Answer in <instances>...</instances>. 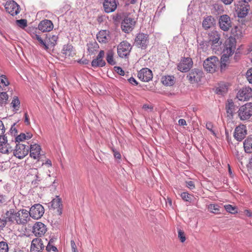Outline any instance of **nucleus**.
<instances>
[{
  "label": "nucleus",
  "mask_w": 252,
  "mask_h": 252,
  "mask_svg": "<svg viewBox=\"0 0 252 252\" xmlns=\"http://www.w3.org/2000/svg\"><path fill=\"white\" fill-rule=\"evenodd\" d=\"M46 250L48 252H50L51 250L54 252H57L58 251L57 248L55 246L52 245H50V244L47 245Z\"/></svg>",
  "instance_id": "obj_58"
},
{
  "label": "nucleus",
  "mask_w": 252,
  "mask_h": 252,
  "mask_svg": "<svg viewBox=\"0 0 252 252\" xmlns=\"http://www.w3.org/2000/svg\"><path fill=\"white\" fill-rule=\"evenodd\" d=\"M245 152L247 154L252 153V137H248L243 142Z\"/></svg>",
  "instance_id": "obj_30"
},
{
  "label": "nucleus",
  "mask_w": 252,
  "mask_h": 252,
  "mask_svg": "<svg viewBox=\"0 0 252 252\" xmlns=\"http://www.w3.org/2000/svg\"><path fill=\"white\" fill-rule=\"evenodd\" d=\"M46 225L41 222H36L32 227V232L36 236L41 237L46 232Z\"/></svg>",
  "instance_id": "obj_21"
},
{
  "label": "nucleus",
  "mask_w": 252,
  "mask_h": 252,
  "mask_svg": "<svg viewBox=\"0 0 252 252\" xmlns=\"http://www.w3.org/2000/svg\"><path fill=\"white\" fill-rule=\"evenodd\" d=\"M7 224L5 219H4L3 217L2 218H0V232L3 230V228Z\"/></svg>",
  "instance_id": "obj_57"
},
{
  "label": "nucleus",
  "mask_w": 252,
  "mask_h": 252,
  "mask_svg": "<svg viewBox=\"0 0 252 252\" xmlns=\"http://www.w3.org/2000/svg\"><path fill=\"white\" fill-rule=\"evenodd\" d=\"M220 60L216 56L206 59L203 63L204 69L209 73H213L219 69Z\"/></svg>",
  "instance_id": "obj_2"
},
{
  "label": "nucleus",
  "mask_w": 252,
  "mask_h": 252,
  "mask_svg": "<svg viewBox=\"0 0 252 252\" xmlns=\"http://www.w3.org/2000/svg\"><path fill=\"white\" fill-rule=\"evenodd\" d=\"M118 4V2H117L116 0H104L103 6L105 12L109 13L114 11Z\"/></svg>",
  "instance_id": "obj_23"
},
{
  "label": "nucleus",
  "mask_w": 252,
  "mask_h": 252,
  "mask_svg": "<svg viewBox=\"0 0 252 252\" xmlns=\"http://www.w3.org/2000/svg\"><path fill=\"white\" fill-rule=\"evenodd\" d=\"M162 84L166 86H171L175 83L174 77L173 76H164L161 78Z\"/></svg>",
  "instance_id": "obj_33"
},
{
  "label": "nucleus",
  "mask_w": 252,
  "mask_h": 252,
  "mask_svg": "<svg viewBox=\"0 0 252 252\" xmlns=\"http://www.w3.org/2000/svg\"><path fill=\"white\" fill-rule=\"evenodd\" d=\"M106 63L103 59L101 58H98V57H96L95 59H94L91 65L92 67L95 68L98 67H103L105 65Z\"/></svg>",
  "instance_id": "obj_34"
},
{
  "label": "nucleus",
  "mask_w": 252,
  "mask_h": 252,
  "mask_svg": "<svg viewBox=\"0 0 252 252\" xmlns=\"http://www.w3.org/2000/svg\"><path fill=\"white\" fill-rule=\"evenodd\" d=\"M8 246L7 242L4 241L0 242V252H8Z\"/></svg>",
  "instance_id": "obj_48"
},
{
  "label": "nucleus",
  "mask_w": 252,
  "mask_h": 252,
  "mask_svg": "<svg viewBox=\"0 0 252 252\" xmlns=\"http://www.w3.org/2000/svg\"><path fill=\"white\" fill-rule=\"evenodd\" d=\"M127 80L128 82L132 85L137 86L138 84V82L135 80V78H134L132 77H131L130 78L128 79Z\"/></svg>",
  "instance_id": "obj_63"
},
{
  "label": "nucleus",
  "mask_w": 252,
  "mask_h": 252,
  "mask_svg": "<svg viewBox=\"0 0 252 252\" xmlns=\"http://www.w3.org/2000/svg\"><path fill=\"white\" fill-rule=\"evenodd\" d=\"M181 197L185 201L191 202L193 200V196L188 192H184L181 194Z\"/></svg>",
  "instance_id": "obj_40"
},
{
  "label": "nucleus",
  "mask_w": 252,
  "mask_h": 252,
  "mask_svg": "<svg viewBox=\"0 0 252 252\" xmlns=\"http://www.w3.org/2000/svg\"><path fill=\"white\" fill-rule=\"evenodd\" d=\"M237 97L241 101L249 100L252 97V89L250 87L242 88L238 92Z\"/></svg>",
  "instance_id": "obj_17"
},
{
  "label": "nucleus",
  "mask_w": 252,
  "mask_h": 252,
  "mask_svg": "<svg viewBox=\"0 0 252 252\" xmlns=\"http://www.w3.org/2000/svg\"><path fill=\"white\" fill-rule=\"evenodd\" d=\"M113 56L114 53L112 50H109L107 52L106 59L107 63L111 65L116 64V62L114 60Z\"/></svg>",
  "instance_id": "obj_37"
},
{
  "label": "nucleus",
  "mask_w": 252,
  "mask_h": 252,
  "mask_svg": "<svg viewBox=\"0 0 252 252\" xmlns=\"http://www.w3.org/2000/svg\"><path fill=\"white\" fill-rule=\"evenodd\" d=\"M241 120H247L252 115V103H248L241 106L238 111Z\"/></svg>",
  "instance_id": "obj_5"
},
{
  "label": "nucleus",
  "mask_w": 252,
  "mask_h": 252,
  "mask_svg": "<svg viewBox=\"0 0 252 252\" xmlns=\"http://www.w3.org/2000/svg\"><path fill=\"white\" fill-rule=\"evenodd\" d=\"M29 212L31 218L35 220H38L43 216L44 213V208L40 204H35L31 207Z\"/></svg>",
  "instance_id": "obj_8"
},
{
  "label": "nucleus",
  "mask_w": 252,
  "mask_h": 252,
  "mask_svg": "<svg viewBox=\"0 0 252 252\" xmlns=\"http://www.w3.org/2000/svg\"><path fill=\"white\" fill-rule=\"evenodd\" d=\"M24 140H27L26 138V134L21 133L16 137L15 141H12V143L13 145H15V143H20V142L23 141Z\"/></svg>",
  "instance_id": "obj_43"
},
{
  "label": "nucleus",
  "mask_w": 252,
  "mask_h": 252,
  "mask_svg": "<svg viewBox=\"0 0 252 252\" xmlns=\"http://www.w3.org/2000/svg\"><path fill=\"white\" fill-rule=\"evenodd\" d=\"M16 23L18 27L22 29H24L27 26V20L25 19L17 20L16 21Z\"/></svg>",
  "instance_id": "obj_45"
},
{
  "label": "nucleus",
  "mask_w": 252,
  "mask_h": 252,
  "mask_svg": "<svg viewBox=\"0 0 252 252\" xmlns=\"http://www.w3.org/2000/svg\"><path fill=\"white\" fill-rule=\"evenodd\" d=\"M44 249L43 242L40 238L33 239L31 245V252H42Z\"/></svg>",
  "instance_id": "obj_20"
},
{
  "label": "nucleus",
  "mask_w": 252,
  "mask_h": 252,
  "mask_svg": "<svg viewBox=\"0 0 252 252\" xmlns=\"http://www.w3.org/2000/svg\"><path fill=\"white\" fill-rule=\"evenodd\" d=\"M247 134L246 126L240 125L236 127L234 132V137L238 141H241Z\"/></svg>",
  "instance_id": "obj_14"
},
{
  "label": "nucleus",
  "mask_w": 252,
  "mask_h": 252,
  "mask_svg": "<svg viewBox=\"0 0 252 252\" xmlns=\"http://www.w3.org/2000/svg\"><path fill=\"white\" fill-rule=\"evenodd\" d=\"M114 70L120 75L124 76L125 74L124 70L120 66H115Z\"/></svg>",
  "instance_id": "obj_56"
},
{
  "label": "nucleus",
  "mask_w": 252,
  "mask_h": 252,
  "mask_svg": "<svg viewBox=\"0 0 252 252\" xmlns=\"http://www.w3.org/2000/svg\"><path fill=\"white\" fill-rule=\"evenodd\" d=\"M54 28L53 22L49 20L45 19L40 22L38 24V30L42 32H49Z\"/></svg>",
  "instance_id": "obj_22"
},
{
  "label": "nucleus",
  "mask_w": 252,
  "mask_h": 252,
  "mask_svg": "<svg viewBox=\"0 0 252 252\" xmlns=\"http://www.w3.org/2000/svg\"><path fill=\"white\" fill-rule=\"evenodd\" d=\"M208 209L210 212L215 214H220L221 210L223 209L222 208L216 204H210L208 205Z\"/></svg>",
  "instance_id": "obj_36"
},
{
  "label": "nucleus",
  "mask_w": 252,
  "mask_h": 252,
  "mask_svg": "<svg viewBox=\"0 0 252 252\" xmlns=\"http://www.w3.org/2000/svg\"><path fill=\"white\" fill-rule=\"evenodd\" d=\"M135 22L134 19L126 17L121 23V29L126 33H129L134 29Z\"/></svg>",
  "instance_id": "obj_11"
},
{
  "label": "nucleus",
  "mask_w": 252,
  "mask_h": 252,
  "mask_svg": "<svg viewBox=\"0 0 252 252\" xmlns=\"http://www.w3.org/2000/svg\"><path fill=\"white\" fill-rule=\"evenodd\" d=\"M7 197L3 194H0V207L4 205L7 203Z\"/></svg>",
  "instance_id": "obj_55"
},
{
  "label": "nucleus",
  "mask_w": 252,
  "mask_h": 252,
  "mask_svg": "<svg viewBox=\"0 0 252 252\" xmlns=\"http://www.w3.org/2000/svg\"><path fill=\"white\" fill-rule=\"evenodd\" d=\"M7 142V137L5 135L0 136V146H3V144H5Z\"/></svg>",
  "instance_id": "obj_61"
},
{
  "label": "nucleus",
  "mask_w": 252,
  "mask_h": 252,
  "mask_svg": "<svg viewBox=\"0 0 252 252\" xmlns=\"http://www.w3.org/2000/svg\"><path fill=\"white\" fill-rule=\"evenodd\" d=\"M234 44V40L232 41L229 39L226 42V47H224L223 49L222 55L221 56L219 63V68L221 72H224L229 66H233L231 64L233 63V61L230 60V57L234 54L235 51Z\"/></svg>",
  "instance_id": "obj_1"
},
{
  "label": "nucleus",
  "mask_w": 252,
  "mask_h": 252,
  "mask_svg": "<svg viewBox=\"0 0 252 252\" xmlns=\"http://www.w3.org/2000/svg\"><path fill=\"white\" fill-rule=\"evenodd\" d=\"M209 40L212 42V45L217 44L218 45H220L222 42L220 41V35L217 31L212 32L209 34Z\"/></svg>",
  "instance_id": "obj_28"
},
{
  "label": "nucleus",
  "mask_w": 252,
  "mask_h": 252,
  "mask_svg": "<svg viewBox=\"0 0 252 252\" xmlns=\"http://www.w3.org/2000/svg\"><path fill=\"white\" fill-rule=\"evenodd\" d=\"M17 212H19V216L16 220V224L19 225H25L30 220V215L28 210L21 209Z\"/></svg>",
  "instance_id": "obj_16"
},
{
  "label": "nucleus",
  "mask_w": 252,
  "mask_h": 252,
  "mask_svg": "<svg viewBox=\"0 0 252 252\" xmlns=\"http://www.w3.org/2000/svg\"><path fill=\"white\" fill-rule=\"evenodd\" d=\"M242 55V54H240L238 53H235L233 58L230 59V60H232L233 61V63H237L240 60Z\"/></svg>",
  "instance_id": "obj_54"
},
{
  "label": "nucleus",
  "mask_w": 252,
  "mask_h": 252,
  "mask_svg": "<svg viewBox=\"0 0 252 252\" xmlns=\"http://www.w3.org/2000/svg\"><path fill=\"white\" fill-rule=\"evenodd\" d=\"M35 39L37 40L39 42L41 47H43L44 50L47 51L49 49V45L41 37L40 35L37 36H36Z\"/></svg>",
  "instance_id": "obj_42"
},
{
  "label": "nucleus",
  "mask_w": 252,
  "mask_h": 252,
  "mask_svg": "<svg viewBox=\"0 0 252 252\" xmlns=\"http://www.w3.org/2000/svg\"><path fill=\"white\" fill-rule=\"evenodd\" d=\"M226 89L220 87L219 88H217L216 89V93L219 94H225L226 92Z\"/></svg>",
  "instance_id": "obj_59"
},
{
  "label": "nucleus",
  "mask_w": 252,
  "mask_h": 252,
  "mask_svg": "<svg viewBox=\"0 0 252 252\" xmlns=\"http://www.w3.org/2000/svg\"><path fill=\"white\" fill-rule=\"evenodd\" d=\"M15 148L14 150L13 155L19 159H22L29 153V147L21 143H15Z\"/></svg>",
  "instance_id": "obj_6"
},
{
  "label": "nucleus",
  "mask_w": 252,
  "mask_h": 252,
  "mask_svg": "<svg viewBox=\"0 0 252 252\" xmlns=\"http://www.w3.org/2000/svg\"><path fill=\"white\" fill-rule=\"evenodd\" d=\"M112 150L113 152V155L115 158L116 159H121V155L120 152L114 148H113Z\"/></svg>",
  "instance_id": "obj_60"
},
{
  "label": "nucleus",
  "mask_w": 252,
  "mask_h": 252,
  "mask_svg": "<svg viewBox=\"0 0 252 252\" xmlns=\"http://www.w3.org/2000/svg\"><path fill=\"white\" fill-rule=\"evenodd\" d=\"M213 123L211 122H208L206 124V128L208 129L214 135H216V133L213 130Z\"/></svg>",
  "instance_id": "obj_53"
},
{
  "label": "nucleus",
  "mask_w": 252,
  "mask_h": 252,
  "mask_svg": "<svg viewBox=\"0 0 252 252\" xmlns=\"http://www.w3.org/2000/svg\"><path fill=\"white\" fill-rule=\"evenodd\" d=\"M178 237L181 242L183 243L186 241V238L185 233L184 231L180 229L178 230Z\"/></svg>",
  "instance_id": "obj_50"
},
{
  "label": "nucleus",
  "mask_w": 252,
  "mask_h": 252,
  "mask_svg": "<svg viewBox=\"0 0 252 252\" xmlns=\"http://www.w3.org/2000/svg\"><path fill=\"white\" fill-rule=\"evenodd\" d=\"M236 105L234 104L232 100L229 99L225 104V109L227 113V116L230 119H233L236 110Z\"/></svg>",
  "instance_id": "obj_25"
},
{
  "label": "nucleus",
  "mask_w": 252,
  "mask_h": 252,
  "mask_svg": "<svg viewBox=\"0 0 252 252\" xmlns=\"http://www.w3.org/2000/svg\"><path fill=\"white\" fill-rule=\"evenodd\" d=\"M250 9L249 2L245 3L243 2H239V6L237 7L236 11L237 12L238 17L239 18L245 17Z\"/></svg>",
  "instance_id": "obj_24"
},
{
  "label": "nucleus",
  "mask_w": 252,
  "mask_h": 252,
  "mask_svg": "<svg viewBox=\"0 0 252 252\" xmlns=\"http://www.w3.org/2000/svg\"><path fill=\"white\" fill-rule=\"evenodd\" d=\"M16 123H14L11 126V127L10 129L9 132H10V133L12 135L14 134V135H15L17 133V130L16 128L15 127V126L16 125Z\"/></svg>",
  "instance_id": "obj_62"
},
{
  "label": "nucleus",
  "mask_w": 252,
  "mask_h": 252,
  "mask_svg": "<svg viewBox=\"0 0 252 252\" xmlns=\"http://www.w3.org/2000/svg\"><path fill=\"white\" fill-rule=\"evenodd\" d=\"M149 43V35L140 32L137 34L133 45L141 50H145L147 48Z\"/></svg>",
  "instance_id": "obj_3"
},
{
  "label": "nucleus",
  "mask_w": 252,
  "mask_h": 252,
  "mask_svg": "<svg viewBox=\"0 0 252 252\" xmlns=\"http://www.w3.org/2000/svg\"><path fill=\"white\" fill-rule=\"evenodd\" d=\"M11 106L13 108V111H15V113L19 110L20 107V101L17 96L15 95L13 97Z\"/></svg>",
  "instance_id": "obj_35"
},
{
  "label": "nucleus",
  "mask_w": 252,
  "mask_h": 252,
  "mask_svg": "<svg viewBox=\"0 0 252 252\" xmlns=\"http://www.w3.org/2000/svg\"><path fill=\"white\" fill-rule=\"evenodd\" d=\"M97 39L101 40V42H106L107 41L106 31H100L97 35Z\"/></svg>",
  "instance_id": "obj_44"
},
{
  "label": "nucleus",
  "mask_w": 252,
  "mask_h": 252,
  "mask_svg": "<svg viewBox=\"0 0 252 252\" xmlns=\"http://www.w3.org/2000/svg\"><path fill=\"white\" fill-rule=\"evenodd\" d=\"M131 50V47L130 44L127 41H123L118 46V54L121 58H127Z\"/></svg>",
  "instance_id": "obj_7"
},
{
  "label": "nucleus",
  "mask_w": 252,
  "mask_h": 252,
  "mask_svg": "<svg viewBox=\"0 0 252 252\" xmlns=\"http://www.w3.org/2000/svg\"><path fill=\"white\" fill-rule=\"evenodd\" d=\"M87 46L88 51L91 55H94L99 48L98 44L95 41L89 42L87 43Z\"/></svg>",
  "instance_id": "obj_31"
},
{
  "label": "nucleus",
  "mask_w": 252,
  "mask_h": 252,
  "mask_svg": "<svg viewBox=\"0 0 252 252\" xmlns=\"http://www.w3.org/2000/svg\"><path fill=\"white\" fill-rule=\"evenodd\" d=\"M203 75V72L201 69L193 68L189 71L187 78L191 84L197 83L201 81Z\"/></svg>",
  "instance_id": "obj_4"
},
{
  "label": "nucleus",
  "mask_w": 252,
  "mask_h": 252,
  "mask_svg": "<svg viewBox=\"0 0 252 252\" xmlns=\"http://www.w3.org/2000/svg\"><path fill=\"white\" fill-rule=\"evenodd\" d=\"M243 36V33L241 30V27L240 26H234V28H232L230 32V37L227 39L224 44V47H226V42L229 39L232 40V41L234 40L235 42L234 47L235 50L236 49V39H240Z\"/></svg>",
  "instance_id": "obj_9"
},
{
  "label": "nucleus",
  "mask_w": 252,
  "mask_h": 252,
  "mask_svg": "<svg viewBox=\"0 0 252 252\" xmlns=\"http://www.w3.org/2000/svg\"><path fill=\"white\" fill-rule=\"evenodd\" d=\"M153 73L148 68H143L138 72V78L143 82H148L153 78Z\"/></svg>",
  "instance_id": "obj_15"
},
{
  "label": "nucleus",
  "mask_w": 252,
  "mask_h": 252,
  "mask_svg": "<svg viewBox=\"0 0 252 252\" xmlns=\"http://www.w3.org/2000/svg\"><path fill=\"white\" fill-rule=\"evenodd\" d=\"M219 24L220 29L225 32L228 31L232 27V22L230 18L226 14L222 15L220 17Z\"/></svg>",
  "instance_id": "obj_12"
},
{
  "label": "nucleus",
  "mask_w": 252,
  "mask_h": 252,
  "mask_svg": "<svg viewBox=\"0 0 252 252\" xmlns=\"http://www.w3.org/2000/svg\"><path fill=\"white\" fill-rule=\"evenodd\" d=\"M49 204H50V205L49 206L50 209H56L58 215H61L62 214L63 205L62 199L59 196H56V197L53 199Z\"/></svg>",
  "instance_id": "obj_19"
},
{
  "label": "nucleus",
  "mask_w": 252,
  "mask_h": 252,
  "mask_svg": "<svg viewBox=\"0 0 252 252\" xmlns=\"http://www.w3.org/2000/svg\"><path fill=\"white\" fill-rule=\"evenodd\" d=\"M3 146L4 147H2L0 149V152L4 154H8L10 152H14V149L12 146H10L9 143L6 142L5 144H3Z\"/></svg>",
  "instance_id": "obj_38"
},
{
  "label": "nucleus",
  "mask_w": 252,
  "mask_h": 252,
  "mask_svg": "<svg viewBox=\"0 0 252 252\" xmlns=\"http://www.w3.org/2000/svg\"><path fill=\"white\" fill-rule=\"evenodd\" d=\"M33 172L35 173V179L32 182V184L35 187H37L39 185V182L41 181L40 177L39 176L38 172L37 169L34 168L32 169Z\"/></svg>",
  "instance_id": "obj_41"
},
{
  "label": "nucleus",
  "mask_w": 252,
  "mask_h": 252,
  "mask_svg": "<svg viewBox=\"0 0 252 252\" xmlns=\"http://www.w3.org/2000/svg\"><path fill=\"white\" fill-rule=\"evenodd\" d=\"M29 149H30V157L31 158H33L34 159H37L39 160V158L40 156V146L36 144L31 145Z\"/></svg>",
  "instance_id": "obj_26"
},
{
  "label": "nucleus",
  "mask_w": 252,
  "mask_h": 252,
  "mask_svg": "<svg viewBox=\"0 0 252 252\" xmlns=\"http://www.w3.org/2000/svg\"><path fill=\"white\" fill-rule=\"evenodd\" d=\"M216 24V20L212 16L204 18L202 22V27L205 30H208Z\"/></svg>",
  "instance_id": "obj_27"
},
{
  "label": "nucleus",
  "mask_w": 252,
  "mask_h": 252,
  "mask_svg": "<svg viewBox=\"0 0 252 252\" xmlns=\"http://www.w3.org/2000/svg\"><path fill=\"white\" fill-rule=\"evenodd\" d=\"M4 7L6 12L12 16L16 15L20 12V6L14 0L7 1Z\"/></svg>",
  "instance_id": "obj_13"
},
{
  "label": "nucleus",
  "mask_w": 252,
  "mask_h": 252,
  "mask_svg": "<svg viewBox=\"0 0 252 252\" xmlns=\"http://www.w3.org/2000/svg\"><path fill=\"white\" fill-rule=\"evenodd\" d=\"M19 216V212H15L14 209H10L5 212L3 218L5 219L6 223L10 225L14 223V221L16 224V220Z\"/></svg>",
  "instance_id": "obj_18"
},
{
  "label": "nucleus",
  "mask_w": 252,
  "mask_h": 252,
  "mask_svg": "<svg viewBox=\"0 0 252 252\" xmlns=\"http://www.w3.org/2000/svg\"><path fill=\"white\" fill-rule=\"evenodd\" d=\"M8 95L6 92H0V105L1 106L7 103Z\"/></svg>",
  "instance_id": "obj_39"
},
{
  "label": "nucleus",
  "mask_w": 252,
  "mask_h": 252,
  "mask_svg": "<svg viewBox=\"0 0 252 252\" xmlns=\"http://www.w3.org/2000/svg\"><path fill=\"white\" fill-rule=\"evenodd\" d=\"M77 63L82 64H88L89 63V60L82 58L77 60Z\"/></svg>",
  "instance_id": "obj_64"
},
{
  "label": "nucleus",
  "mask_w": 252,
  "mask_h": 252,
  "mask_svg": "<svg viewBox=\"0 0 252 252\" xmlns=\"http://www.w3.org/2000/svg\"><path fill=\"white\" fill-rule=\"evenodd\" d=\"M193 62L189 57L183 58L178 65V69L183 72H187L192 67Z\"/></svg>",
  "instance_id": "obj_10"
},
{
  "label": "nucleus",
  "mask_w": 252,
  "mask_h": 252,
  "mask_svg": "<svg viewBox=\"0 0 252 252\" xmlns=\"http://www.w3.org/2000/svg\"><path fill=\"white\" fill-rule=\"evenodd\" d=\"M45 39L48 42L50 46L54 47L57 44L58 39V35L51 34V33L45 34Z\"/></svg>",
  "instance_id": "obj_32"
},
{
  "label": "nucleus",
  "mask_w": 252,
  "mask_h": 252,
  "mask_svg": "<svg viewBox=\"0 0 252 252\" xmlns=\"http://www.w3.org/2000/svg\"><path fill=\"white\" fill-rule=\"evenodd\" d=\"M225 210L231 214H235L237 212V209L236 207L232 206L231 205L228 204L224 206Z\"/></svg>",
  "instance_id": "obj_46"
},
{
  "label": "nucleus",
  "mask_w": 252,
  "mask_h": 252,
  "mask_svg": "<svg viewBox=\"0 0 252 252\" xmlns=\"http://www.w3.org/2000/svg\"><path fill=\"white\" fill-rule=\"evenodd\" d=\"M62 53L65 57H73L75 55L73 46L69 44L63 45Z\"/></svg>",
  "instance_id": "obj_29"
},
{
  "label": "nucleus",
  "mask_w": 252,
  "mask_h": 252,
  "mask_svg": "<svg viewBox=\"0 0 252 252\" xmlns=\"http://www.w3.org/2000/svg\"><path fill=\"white\" fill-rule=\"evenodd\" d=\"M39 30H38V28H32L30 30V33L33 39H35L36 38V36H38L39 35Z\"/></svg>",
  "instance_id": "obj_47"
},
{
  "label": "nucleus",
  "mask_w": 252,
  "mask_h": 252,
  "mask_svg": "<svg viewBox=\"0 0 252 252\" xmlns=\"http://www.w3.org/2000/svg\"><path fill=\"white\" fill-rule=\"evenodd\" d=\"M0 80L1 83L3 84L4 86H7L9 85V82L5 75H0Z\"/></svg>",
  "instance_id": "obj_51"
},
{
  "label": "nucleus",
  "mask_w": 252,
  "mask_h": 252,
  "mask_svg": "<svg viewBox=\"0 0 252 252\" xmlns=\"http://www.w3.org/2000/svg\"><path fill=\"white\" fill-rule=\"evenodd\" d=\"M246 78L249 82L252 84V68H250L247 70Z\"/></svg>",
  "instance_id": "obj_52"
},
{
  "label": "nucleus",
  "mask_w": 252,
  "mask_h": 252,
  "mask_svg": "<svg viewBox=\"0 0 252 252\" xmlns=\"http://www.w3.org/2000/svg\"><path fill=\"white\" fill-rule=\"evenodd\" d=\"M213 8L218 14L222 13L224 11L223 6L218 3L213 5Z\"/></svg>",
  "instance_id": "obj_49"
}]
</instances>
